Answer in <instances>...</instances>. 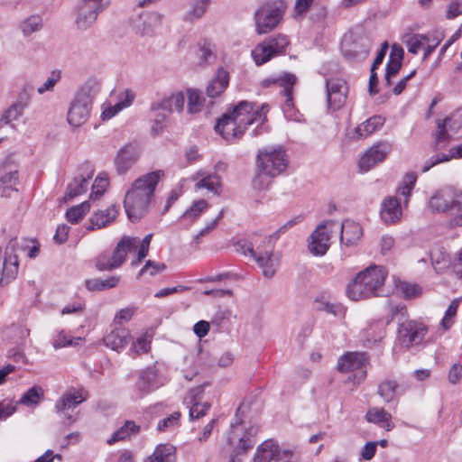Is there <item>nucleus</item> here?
<instances>
[{"instance_id": "f257e3e1", "label": "nucleus", "mask_w": 462, "mask_h": 462, "mask_svg": "<svg viewBox=\"0 0 462 462\" xmlns=\"http://www.w3.org/2000/svg\"><path fill=\"white\" fill-rule=\"evenodd\" d=\"M163 176L164 172L161 170L148 172L137 178L127 189L124 207L132 222L140 220L148 213L154 200L155 189Z\"/></svg>"}, {"instance_id": "f03ea898", "label": "nucleus", "mask_w": 462, "mask_h": 462, "mask_svg": "<svg viewBox=\"0 0 462 462\" xmlns=\"http://www.w3.org/2000/svg\"><path fill=\"white\" fill-rule=\"evenodd\" d=\"M287 165L286 153L282 146H270L259 150L256 157L257 172L252 181L253 188L257 190L267 189L271 179L283 172Z\"/></svg>"}, {"instance_id": "7ed1b4c3", "label": "nucleus", "mask_w": 462, "mask_h": 462, "mask_svg": "<svg viewBox=\"0 0 462 462\" xmlns=\"http://www.w3.org/2000/svg\"><path fill=\"white\" fill-rule=\"evenodd\" d=\"M387 272L383 266L371 265L360 272L346 287L347 297L355 301L384 295Z\"/></svg>"}, {"instance_id": "20e7f679", "label": "nucleus", "mask_w": 462, "mask_h": 462, "mask_svg": "<svg viewBox=\"0 0 462 462\" xmlns=\"http://www.w3.org/2000/svg\"><path fill=\"white\" fill-rule=\"evenodd\" d=\"M101 88L96 78L88 79L78 89L69 107L67 120L72 127L83 125L90 116L93 100Z\"/></svg>"}, {"instance_id": "39448f33", "label": "nucleus", "mask_w": 462, "mask_h": 462, "mask_svg": "<svg viewBox=\"0 0 462 462\" xmlns=\"http://www.w3.org/2000/svg\"><path fill=\"white\" fill-rule=\"evenodd\" d=\"M139 244L138 237L124 236L112 252H102L95 258V266L100 272H110L120 268L127 254L135 252Z\"/></svg>"}, {"instance_id": "423d86ee", "label": "nucleus", "mask_w": 462, "mask_h": 462, "mask_svg": "<svg viewBox=\"0 0 462 462\" xmlns=\"http://www.w3.org/2000/svg\"><path fill=\"white\" fill-rule=\"evenodd\" d=\"M372 42L365 30L356 26L344 34L341 41V51L345 57L350 60H365L370 50Z\"/></svg>"}, {"instance_id": "0eeeda50", "label": "nucleus", "mask_w": 462, "mask_h": 462, "mask_svg": "<svg viewBox=\"0 0 462 462\" xmlns=\"http://www.w3.org/2000/svg\"><path fill=\"white\" fill-rule=\"evenodd\" d=\"M285 9L284 2L280 0L261 6L254 14L256 32L265 34L275 29L282 22Z\"/></svg>"}, {"instance_id": "6e6552de", "label": "nucleus", "mask_w": 462, "mask_h": 462, "mask_svg": "<svg viewBox=\"0 0 462 462\" xmlns=\"http://www.w3.org/2000/svg\"><path fill=\"white\" fill-rule=\"evenodd\" d=\"M22 249L17 238L10 239L5 248L0 247V286L8 284L18 273V252Z\"/></svg>"}, {"instance_id": "1a4fd4ad", "label": "nucleus", "mask_w": 462, "mask_h": 462, "mask_svg": "<svg viewBox=\"0 0 462 462\" xmlns=\"http://www.w3.org/2000/svg\"><path fill=\"white\" fill-rule=\"evenodd\" d=\"M236 251L253 258L261 268L265 278L271 279L275 275L280 258L273 251L262 252L259 251L258 247L254 250L253 244L247 241L239 242L236 245Z\"/></svg>"}, {"instance_id": "9d476101", "label": "nucleus", "mask_w": 462, "mask_h": 462, "mask_svg": "<svg viewBox=\"0 0 462 462\" xmlns=\"http://www.w3.org/2000/svg\"><path fill=\"white\" fill-rule=\"evenodd\" d=\"M108 6L104 0H82L76 8L75 24L78 30L86 31L93 26L97 16Z\"/></svg>"}, {"instance_id": "9b49d317", "label": "nucleus", "mask_w": 462, "mask_h": 462, "mask_svg": "<svg viewBox=\"0 0 462 462\" xmlns=\"http://www.w3.org/2000/svg\"><path fill=\"white\" fill-rule=\"evenodd\" d=\"M428 333V327L421 321L403 320L399 323L398 339L406 348L419 346Z\"/></svg>"}, {"instance_id": "f8f14e48", "label": "nucleus", "mask_w": 462, "mask_h": 462, "mask_svg": "<svg viewBox=\"0 0 462 462\" xmlns=\"http://www.w3.org/2000/svg\"><path fill=\"white\" fill-rule=\"evenodd\" d=\"M289 45L285 35L278 34L259 43L253 51L252 56L257 65L269 61L273 56L282 53Z\"/></svg>"}, {"instance_id": "ddd939ff", "label": "nucleus", "mask_w": 462, "mask_h": 462, "mask_svg": "<svg viewBox=\"0 0 462 462\" xmlns=\"http://www.w3.org/2000/svg\"><path fill=\"white\" fill-rule=\"evenodd\" d=\"M430 208L433 212L447 211L462 212V201L458 194L451 188H444L437 191L430 199Z\"/></svg>"}, {"instance_id": "4468645a", "label": "nucleus", "mask_w": 462, "mask_h": 462, "mask_svg": "<svg viewBox=\"0 0 462 462\" xmlns=\"http://www.w3.org/2000/svg\"><path fill=\"white\" fill-rule=\"evenodd\" d=\"M437 133L435 137V149L439 150L445 147L446 143L452 134L462 131V109L454 112L443 121L438 120Z\"/></svg>"}, {"instance_id": "2eb2a0df", "label": "nucleus", "mask_w": 462, "mask_h": 462, "mask_svg": "<svg viewBox=\"0 0 462 462\" xmlns=\"http://www.w3.org/2000/svg\"><path fill=\"white\" fill-rule=\"evenodd\" d=\"M333 220H327L317 226L310 236L309 250L314 255H324L329 248V240L334 234Z\"/></svg>"}, {"instance_id": "dca6fc26", "label": "nucleus", "mask_w": 462, "mask_h": 462, "mask_svg": "<svg viewBox=\"0 0 462 462\" xmlns=\"http://www.w3.org/2000/svg\"><path fill=\"white\" fill-rule=\"evenodd\" d=\"M328 108L336 111L340 109L346 100L348 87L341 79H329L326 80Z\"/></svg>"}, {"instance_id": "f3484780", "label": "nucleus", "mask_w": 462, "mask_h": 462, "mask_svg": "<svg viewBox=\"0 0 462 462\" xmlns=\"http://www.w3.org/2000/svg\"><path fill=\"white\" fill-rule=\"evenodd\" d=\"M392 144L383 141L370 147L359 160L362 171H368L377 163L382 162L392 151Z\"/></svg>"}, {"instance_id": "a211bd4d", "label": "nucleus", "mask_w": 462, "mask_h": 462, "mask_svg": "<svg viewBox=\"0 0 462 462\" xmlns=\"http://www.w3.org/2000/svg\"><path fill=\"white\" fill-rule=\"evenodd\" d=\"M232 118L236 122L241 129L245 132L247 125L254 122H263V115L262 112L254 109L252 103L242 101L240 102L231 113H228Z\"/></svg>"}, {"instance_id": "6ab92c4d", "label": "nucleus", "mask_w": 462, "mask_h": 462, "mask_svg": "<svg viewBox=\"0 0 462 462\" xmlns=\"http://www.w3.org/2000/svg\"><path fill=\"white\" fill-rule=\"evenodd\" d=\"M232 430L230 435L228 436V442L230 444H234L236 440H237V444L231 454L230 459L228 462H241L239 457L240 455L246 453V451L253 448L254 441L252 439V436L256 434V429H250V432L245 433L242 436L237 434L239 430V425L237 423L232 424Z\"/></svg>"}, {"instance_id": "aec40b11", "label": "nucleus", "mask_w": 462, "mask_h": 462, "mask_svg": "<svg viewBox=\"0 0 462 462\" xmlns=\"http://www.w3.org/2000/svg\"><path fill=\"white\" fill-rule=\"evenodd\" d=\"M367 362L368 356L365 352H347L338 359L337 369L341 373L359 371L361 377L365 378Z\"/></svg>"}, {"instance_id": "412c9836", "label": "nucleus", "mask_w": 462, "mask_h": 462, "mask_svg": "<svg viewBox=\"0 0 462 462\" xmlns=\"http://www.w3.org/2000/svg\"><path fill=\"white\" fill-rule=\"evenodd\" d=\"M86 397L81 391L69 390L66 392L56 402L55 409L57 412L66 418L69 423L74 422L75 419L68 411L74 410L79 404L83 402Z\"/></svg>"}, {"instance_id": "4be33fe9", "label": "nucleus", "mask_w": 462, "mask_h": 462, "mask_svg": "<svg viewBox=\"0 0 462 462\" xmlns=\"http://www.w3.org/2000/svg\"><path fill=\"white\" fill-rule=\"evenodd\" d=\"M161 24V15L154 12L143 11L133 19V27L142 36L152 35Z\"/></svg>"}, {"instance_id": "5701e85b", "label": "nucleus", "mask_w": 462, "mask_h": 462, "mask_svg": "<svg viewBox=\"0 0 462 462\" xmlns=\"http://www.w3.org/2000/svg\"><path fill=\"white\" fill-rule=\"evenodd\" d=\"M332 230L340 234V241L346 245H355L363 235L360 225L351 220H346L342 224L334 221Z\"/></svg>"}, {"instance_id": "b1692460", "label": "nucleus", "mask_w": 462, "mask_h": 462, "mask_svg": "<svg viewBox=\"0 0 462 462\" xmlns=\"http://www.w3.org/2000/svg\"><path fill=\"white\" fill-rule=\"evenodd\" d=\"M29 94L24 88L16 99L8 108H6L0 116V127L11 125L14 121L18 120L23 114L24 109L29 103Z\"/></svg>"}, {"instance_id": "393cba45", "label": "nucleus", "mask_w": 462, "mask_h": 462, "mask_svg": "<svg viewBox=\"0 0 462 462\" xmlns=\"http://www.w3.org/2000/svg\"><path fill=\"white\" fill-rule=\"evenodd\" d=\"M139 158V149L137 145L128 143L122 147L116 157L115 163L116 171L120 174L125 173Z\"/></svg>"}, {"instance_id": "a878e982", "label": "nucleus", "mask_w": 462, "mask_h": 462, "mask_svg": "<svg viewBox=\"0 0 462 462\" xmlns=\"http://www.w3.org/2000/svg\"><path fill=\"white\" fill-rule=\"evenodd\" d=\"M118 211L119 206L112 205L106 209H100L94 212L88 220V225L86 226V229L92 231L95 229L106 227L116 220L118 215Z\"/></svg>"}, {"instance_id": "bb28decb", "label": "nucleus", "mask_w": 462, "mask_h": 462, "mask_svg": "<svg viewBox=\"0 0 462 462\" xmlns=\"http://www.w3.org/2000/svg\"><path fill=\"white\" fill-rule=\"evenodd\" d=\"M185 95L181 91L174 92L170 96L164 97L162 100L153 102L151 105V111L163 110L171 114L173 111L181 113L185 104Z\"/></svg>"}, {"instance_id": "cd10ccee", "label": "nucleus", "mask_w": 462, "mask_h": 462, "mask_svg": "<svg viewBox=\"0 0 462 462\" xmlns=\"http://www.w3.org/2000/svg\"><path fill=\"white\" fill-rule=\"evenodd\" d=\"M203 390L201 387L191 389L187 397L185 402L189 406V420H198L207 414L210 408V404L208 402H200V394Z\"/></svg>"}, {"instance_id": "c85d7f7f", "label": "nucleus", "mask_w": 462, "mask_h": 462, "mask_svg": "<svg viewBox=\"0 0 462 462\" xmlns=\"http://www.w3.org/2000/svg\"><path fill=\"white\" fill-rule=\"evenodd\" d=\"M18 171L11 164L5 165L0 169V196L10 197L11 193L17 191Z\"/></svg>"}, {"instance_id": "c756f323", "label": "nucleus", "mask_w": 462, "mask_h": 462, "mask_svg": "<svg viewBox=\"0 0 462 462\" xmlns=\"http://www.w3.org/2000/svg\"><path fill=\"white\" fill-rule=\"evenodd\" d=\"M130 340V331L125 328H116L103 337L105 346L118 353L125 349Z\"/></svg>"}, {"instance_id": "7c9ffc66", "label": "nucleus", "mask_w": 462, "mask_h": 462, "mask_svg": "<svg viewBox=\"0 0 462 462\" xmlns=\"http://www.w3.org/2000/svg\"><path fill=\"white\" fill-rule=\"evenodd\" d=\"M380 216L385 224H395L401 220L402 210L395 197L385 198L381 205Z\"/></svg>"}, {"instance_id": "2f4dec72", "label": "nucleus", "mask_w": 462, "mask_h": 462, "mask_svg": "<svg viewBox=\"0 0 462 462\" xmlns=\"http://www.w3.org/2000/svg\"><path fill=\"white\" fill-rule=\"evenodd\" d=\"M296 82V77L293 74L286 73L281 78H268L263 80L262 86L264 88H269L273 85H277L280 88H282V93L286 97V106H292V94L291 90L293 85Z\"/></svg>"}, {"instance_id": "473e14b6", "label": "nucleus", "mask_w": 462, "mask_h": 462, "mask_svg": "<svg viewBox=\"0 0 462 462\" xmlns=\"http://www.w3.org/2000/svg\"><path fill=\"white\" fill-rule=\"evenodd\" d=\"M238 126L239 125L229 114H225L220 119H218L215 129L223 136V138L229 141L234 138L240 137L243 134V129Z\"/></svg>"}, {"instance_id": "72a5a7b5", "label": "nucleus", "mask_w": 462, "mask_h": 462, "mask_svg": "<svg viewBox=\"0 0 462 462\" xmlns=\"http://www.w3.org/2000/svg\"><path fill=\"white\" fill-rule=\"evenodd\" d=\"M93 176V171L87 168L83 172L75 176L73 180L68 185L66 198L73 199L86 192L88 180Z\"/></svg>"}, {"instance_id": "f704fd0d", "label": "nucleus", "mask_w": 462, "mask_h": 462, "mask_svg": "<svg viewBox=\"0 0 462 462\" xmlns=\"http://www.w3.org/2000/svg\"><path fill=\"white\" fill-rule=\"evenodd\" d=\"M278 444L273 439H267L260 444L254 456V462H271L275 461L278 452Z\"/></svg>"}, {"instance_id": "c9c22d12", "label": "nucleus", "mask_w": 462, "mask_h": 462, "mask_svg": "<svg viewBox=\"0 0 462 462\" xmlns=\"http://www.w3.org/2000/svg\"><path fill=\"white\" fill-rule=\"evenodd\" d=\"M228 82V72L223 69H219L216 78H214L207 87L208 96L210 97L219 96L226 88Z\"/></svg>"}, {"instance_id": "e433bc0d", "label": "nucleus", "mask_w": 462, "mask_h": 462, "mask_svg": "<svg viewBox=\"0 0 462 462\" xmlns=\"http://www.w3.org/2000/svg\"><path fill=\"white\" fill-rule=\"evenodd\" d=\"M454 158L455 159L462 158V143L456 147L451 148L448 151V152L438 153V154L431 156L428 161H426V162L422 168V171L426 172L433 166H435L440 162H448Z\"/></svg>"}, {"instance_id": "4c0bfd02", "label": "nucleus", "mask_w": 462, "mask_h": 462, "mask_svg": "<svg viewBox=\"0 0 462 462\" xmlns=\"http://www.w3.org/2000/svg\"><path fill=\"white\" fill-rule=\"evenodd\" d=\"M365 417L369 422L378 424L386 430H391L393 427L391 423L392 415L383 408H371Z\"/></svg>"}, {"instance_id": "58836bf2", "label": "nucleus", "mask_w": 462, "mask_h": 462, "mask_svg": "<svg viewBox=\"0 0 462 462\" xmlns=\"http://www.w3.org/2000/svg\"><path fill=\"white\" fill-rule=\"evenodd\" d=\"M146 462H176V449L171 444L158 445Z\"/></svg>"}, {"instance_id": "ea45409f", "label": "nucleus", "mask_w": 462, "mask_h": 462, "mask_svg": "<svg viewBox=\"0 0 462 462\" xmlns=\"http://www.w3.org/2000/svg\"><path fill=\"white\" fill-rule=\"evenodd\" d=\"M120 276L112 275L106 279L95 278L87 280L85 285L88 291H99L116 287L120 282Z\"/></svg>"}, {"instance_id": "a19ab883", "label": "nucleus", "mask_w": 462, "mask_h": 462, "mask_svg": "<svg viewBox=\"0 0 462 462\" xmlns=\"http://www.w3.org/2000/svg\"><path fill=\"white\" fill-rule=\"evenodd\" d=\"M139 431V425H136L133 420H126L125 424L114 432V434L107 439V444L113 445L117 441L129 438L133 434L138 433Z\"/></svg>"}, {"instance_id": "79ce46f5", "label": "nucleus", "mask_w": 462, "mask_h": 462, "mask_svg": "<svg viewBox=\"0 0 462 462\" xmlns=\"http://www.w3.org/2000/svg\"><path fill=\"white\" fill-rule=\"evenodd\" d=\"M201 178L196 184V189H207L208 191L215 194L218 193L220 188L219 177L217 174L204 175L202 172H198L196 180Z\"/></svg>"}, {"instance_id": "37998d69", "label": "nucleus", "mask_w": 462, "mask_h": 462, "mask_svg": "<svg viewBox=\"0 0 462 462\" xmlns=\"http://www.w3.org/2000/svg\"><path fill=\"white\" fill-rule=\"evenodd\" d=\"M155 377L156 374L153 369L149 368L141 374L136 382V387L141 392V395L146 394L157 387L153 382Z\"/></svg>"}, {"instance_id": "c03bdc74", "label": "nucleus", "mask_w": 462, "mask_h": 462, "mask_svg": "<svg viewBox=\"0 0 462 462\" xmlns=\"http://www.w3.org/2000/svg\"><path fill=\"white\" fill-rule=\"evenodd\" d=\"M402 41L409 52L417 54L420 50L424 48L429 42V38L423 34H406Z\"/></svg>"}, {"instance_id": "a18cd8bd", "label": "nucleus", "mask_w": 462, "mask_h": 462, "mask_svg": "<svg viewBox=\"0 0 462 462\" xmlns=\"http://www.w3.org/2000/svg\"><path fill=\"white\" fill-rule=\"evenodd\" d=\"M384 119L382 116H372L357 126L356 134L360 137H365L383 125Z\"/></svg>"}, {"instance_id": "49530a36", "label": "nucleus", "mask_w": 462, "mask_h": 462, "mask_svg": "<svg viewBox=\"0 0 462 462\" xmlns=\"http://www.w3.org/2000/svg\"><path fill=\"white\" fill-rule=\"evenodd\" d=\"M43 394L42 388L34 385L23 394L18 403L25 406H36L43 398Z\"/></svg>"}, {"instance_id": "de8ad7c7", "label": "nucleus", "mask_w": 462, "mask_h": 462, "mask_svg": "<svg viewBox=\"0 0 462 462\" xmlns=\"http://www.w3.org/2000/svg\"><path fill=\"white\" fill-rule=\"evenodd\" d=\"M90 209L89 200L74 206L67 210L66 218L71 224H78Z\"/></svg>"}, {"instance_id": "09e8293b", "label": "nucleus", "mask_w": 462, "mask_h": 462, "mask_svg": "<svg viewBox=\"0 0 462 462\" xmlns=\"http://www.w3.org/2000/svg\"><path fill=\"white\" fill-rule=\"evenodd\" d=\"M82 340V337H73L64 330H60L53 336L51 345L55 349H59L70 346H77L79 345V342Z\"/></svg>"}, {"instance_id": "8fccbe9b", "label": "nucleus", "mask_w": 462, "mask_h": 462, "mask_svg": "<svg viewBox=\"0 0 462 462\" xmlns=\"http://www.w3.org/2000/svg\"><path fill=\"white\" fill-rule=\"evenodd\" d=\"M399 384L393 380H385L378 386V394L386 402H390L394 399Z\"/></svg>"}, {"instance_id": "3c124183", "label": "nucleus", "mask_w": 462, "mask_h": 462, "mask_svg": "<svg viewBox=\"0 0 462 462\" xmlns=\"http://www.w3.org/2000/svg\"><path fill=\"white\" fill-rule=\"evenodd\" d=\"M208 207V204L205 199L195 201L192 206L182 214L180 218L193 222Z\"/></svg>"}, {"instance_id": "603ef678", "label": "nucleus", "mask_w": 462, "mask_h": 462, "mask_svg": "<svg viewBox=\"0 0 462 462\" xmlns=\"http://www.w3.org/2000/svg\"><path fill=\"white\" fill-rule=\"evenodd\" d=\"M188 112L197 114L201 111L203 106V98L200 93L194 89H188Z\"/></svg>"}, {"instance_id": "864d4df0", "label": "nucleus", "mask_w": 462, "mask_h": 462, "mask_svg": "<svg viewBox=\"0 0 462 462\" xmlns=\"http://www.w3.org/2000/svg\"><path fill=\"white\" fill-rule=\"evenodd\" d=\"M109 184L108 179L103 176H97L92 185V191L89 196V202L98 199L106 191Z\"/></svg>"}, {"instance_id": "5fc2aeb1", "label": "nucleus", "mask_w": 462, "mask_h": 462, "mask_svg": "<svg viewBox=\"0 0 462 462\" xmlns=\"http://www.w3.org/2000/svg\"><path fill=\"white\" fill-rule=\"evenodd\" d=\"M151 347V339L145 335H142L135 341L132 343L129 353L135 356L140 354L148 353Z\"/></svg>"}, {"instance_id": "6e6d98bb", "label": "nucleus", "mask_w": 462, "mask_h": 462, "mask_svg": "<svg viewBox=\"0 0 462 462\" xmlns=\"http://www.w3.org/2000/svg\"><path fill=\"white\" fill-rule=\"evenodd\" d=\"M209 0H196L192 8L187 13L186 18L189 21L199 19L207 11Z\"/></svg>"}, {"instance_id": "4d7b16f0", "label": "nucleus", "mask_w": 462, "mask_h": 462, "mask_svg": "<svg viewBox=\"0 0 462 462\" xmlns=\"http://www.w3.org/2000/svg\"><path fill=\"white\" fill-rule=\"evenodd\" d=\"M152 237V235L148 234L143 237L142 241L139 239V244L137 245L136 248V250L138 249L137 257L135 260L132 262L133 266L139 264L143 261V259H144L147 256Z\"/></svg>"}, {"instance_id": "13d9d810", "label": "nucleus", "mask_w": 462, "mask_h": 462, "mask_svg": "<svg viewBox=\"0 0 462 462\" xmlns=\"http://www.w3.org/2000/svg\"><path fill=\"white\" fill-rule=\"evenodd\" d=\"M42 26V18L38 15H32L23 23L22 30L25 35H29L32 32H38Z\"/></svg>"}, {"instance_id": "bf43d9fd", "label": "nucleus", "mask_w": 462, "mask_h": 462, "mask_svg": "<svg viewBox=\"0 0 462 462\" xmlns=\"http://www.w3.org/2000/svg\"><path fill=\"white\" fill-rule=\"evenodd\" d=\"M180 418V412L174 411L169 417H166L158 421L157 430L158 431H165V430L174 428L176 425H178Z\"/></svg>"}, {"instance_id": "052dcab7", "label": "nucleus", "mask_w": 462, "mask_h": 462, "mask_svg": "<svg viewBox=\"0 0 462 462\" xmlns=\"http://www.w3.org/2000/svg\"><path fill=\"white\" fill-rule=\"evenodd\" d=\"M166 268V265L162 263H156L151 260H148L145 265L140 270L137 274V279H139L143 273H149L151 276H154L157 273H162Z\"/></svg>"}, {"instance_id": "680f3d73", "label": "nucleus", "mask_w": 462, "mask_h": 462, "mask_svg": "<svg viewBox=\"0 0 462 462\" xmlns=\"http://www.w3.org/2000/svg\"><path fill=\"white\" fill-rule=\"evenodd\" d=\"M416 182V176L413 173L407 174L404 177L402 184L399 187L398 192L405 197V204Z\"/></svg>"}, {"instance_id": "e2e57ef3", "label": "nucleus", "mask_w": 462, "mask_h": 462, "mask_svg": "<svg viewBox=\"0 0 462 462\" xmlns=\"http://www.w3.org/2000/svg\"><path fill=\"white\" fill-rule=\"evenodd\" d=\"M400 290L406 299L415 298L421 293V289L419 285L407 282H402L400 284Z\"/></svg>"}, {"instance_id": "0e129e2a", "label": "nucleus", "mask_w": 462, "mask_h": 462, "mask_svg": "<svg viewBox=\"0 0 462 462\" xmlns=\"http://www.w3.org/2000/svg\"><path fill=\"white\" fill-rule=\"evenodd\" d=\"M16 404L10 401L0 402V420H5L14 413Z\"/></svg>"}, {"instance_id": "69168bd1", "label": "nucleus", "mask_w": 462, "mask_h": 462, "mask_svg": "<svg viewBox=\"0 0 462 462\" xmlns=\"http://www.w3.org/2000/svg\"><path fill=\"white\" fill-rule=\"evenodd\" d=\"M134 312L135 308L122 309L116 313L114 321L116 324H122L123 322L129 321L134 316Z\"/></svg>"}, {"instance_id": "338daca9", "label": "nucleus", "mask_w": 462, "mask_h": 462, "mask_svg": "<svg viewBox=\"0 0 462 462\" xmlns=\"http://www.w3.org/2000/svg\"><path fill=\"white\" fill-rule=\"evenodd\" d=\"M460 14H462V1L455 0L448 5L446 17L448 19H454Z\"/></svg>"}, {"instance_id": "774afa93", "label": "nucleus", "mask_w": 462, "mask_h": 462, "mask_svg": "<svg viewBox=\"0 0 462 462\" xmlns=\"http://www.w3.org/2000/svg\"><path fill=\"white\" fill-rule=\"evenodd\" d=\"M275 462H295V455L290 449H281L278 446V452Z\"/></svg>"}]
</instances>
